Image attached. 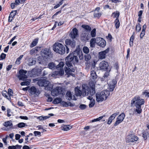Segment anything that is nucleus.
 I'll return each instance as SVG.
<instances>
[{
    "instance_id": "obj_1",
    "label": "nucleus",
    "mask_w": 149,
    "mask_h": 149,
    "mask_svg": "<svg viewBox=\"0 0 149 149\" xmlns=\"http://www.w3.org/2000/svg\"><path fill=\"white\" fill-rule=\"evenodd\" d=\"M78 57L80 60H81L83 58L81 53L79 54L74 51L70 53L65 58L66 64L68 67V69L70 70V72H74L75 71V69L72 68V67L73 64L74 65L78 63Z\"/></svg>"
},
{
    "instance_id": "obj_2",
    "label": "nucleus",
    "mask_w": 149,
    "mask_h": 149,
    "mask_svg": "<svg viewBox=\"0 0 149 149\" xmlns=\"http://www.w3.org/2000/svg\"><path fill=\"white\" fill-rule=\"evenodd\" d=\"M145 100L143 99L140 98L139 95L134 97L131 100L130 104L131 107L135 106L136 108L134 109V112L139 114L142 112L141 106L144 104Z\"/></svg>"
},
{
    "instance_id": "obj_3",
    "label": "nucleus",
    "mask_w": 149,
    "mask_h": 149,
    "mask_svg": "<svg viewBox=\"0 0 149 149\" xmlns=\"http://www.w3.org/2000/svg\"><path fill=\"white\" fill-rule=\"evenodd\" d=\"M109 94V92L107 90L97 93L96 94V101L97 102H100L106 100Z\"/></svg>"
},
{
    "instance_id": "obj_4",
    "label": "nucleus",
    "mask_w": 149,
    "mask_h": 149,
    "mask_svg": "<svg viewBox=\"0 0 149 149\" xmlns=\"http://www.w3.org/2000/svg\"><path fill=\"white\" fill-rule=\"evenodd\" d=\"M53 48L54 51L61 54H63L65 52L64 46L58 42L55 43L53 46Z\"/></svg>"
},
{
    "instance_id": "obj_5",
    "label": "nucleus",
    "mask_w": 149,
    "mask_h": 149,
    "mask_svg": "<svg viewBox=\"0 0 149 149\" xmlns=\"http://www.w3.org/2000/svg\"><path fill=\"white\" fill-rule=\"evenodd\" d=\"M50 53V50L49 49H42L40 52V54L42 55L41 56H40L38 58V59L39 61H40L39 62V63H42L43 61L42 60H41L43 56H49Z\"/></svg>"
},
{
    "instance_id": "obj_6",
    "label": "nucleus",
    "mask_w": 149,
    "mask_h": 149,
    "mask_svg": "<svg viewBox=\"0 0 149 149\" xmlns=\"http://www.w3.org/2000/svg\"><path fill=\"white\" fill-rule=\"evenodd\" d=\"M138 139V138L137 136L130 134L127 136L126 141L127 143L137 141Z\"/></svg>"
},
{
    "instance_id": "obj_7",
    "label": "nucleus",
    "mask_w": 149,
    "mask_h": 149,
    "mask_svg": "<svg viewBox=\"0 0 149 149\" xmlns=\"http://www.w3.org/2000/svg\"><path fill=\"white\" fill-rule=\"evenodd\" d=\"M27 71L26 70L21 69L19 70V75L18 76V78L19 80L24 81L25 79L27 78V76L26 74L27 73Z\"/></svg>"
},
{
    "instance_id": "obj_8",
    "label": "nucleus",
    "mask_w": 149,
    "mask_h": 149,
    "mask_svg": "<svg viewBox=\"0 0 149 149\" xmlns=\"http://www.w3.org/2000/svg\"><path fill=\"white\" fill-rule=\"evenodd\" d=\"M97 44L98 46L103 48L105 46L106 42L103 38L97 37Z\"/></svg>"
},
{
    "instance_id": "obj_9",
    "label": "nucleus",
    "mask_w": 149,
    "mask_h": 149,
    "mask_svg": "<svg viewBox=\"0 0 149 149\" xmlns=\"http://www.w3.org/2000/svg\"><path fill=\"white\" fill-rule=\"evenodd\" d=\"M125 116V115L124 113H121L117 118L116 120L114 125L116 126L121 123L123 121Z\"/></svg>"
},
{
    "instance_id": "obj_10",
    "label": "nucleus",
    "mask_w": 149,
    "mask_h": 149,
    "mask_svg": "<svg viewBox=\"0 0 149 149\" xmlns=\"http://www.w3.org/2000/svg\"><path fill=\"white\" fill-rule=\"evenodd\" d=\"M29 92L32 95H38L40 93V91L37 90L36 88L34 86H31L29 89Z\"/></svg>"
},
{
    "instance_id": "obj_11",
    "label": "nucleus",
    "mask_w": 149,
    "mask_h": 149,
    "mask_svg": "<svg viewBox=\"0 0 149 149\" xmlns=\"http://www.w3.org/2000/svg\"><path fill=\"white\" fill-rule=\"evenodd\" d=\"M61 91V88L60 87H57L52 91L51 94L53 96H57L60 94Z\"/></svg>"
},
{
    "instance_id": "obj_12",
    "label": "nucleus",
    "mask_w": 149,
    "mask_h": 149,
    "mask_svg": "<svg viewBox=\"0 0 149 149\" xmlns=\"http://www.w3.org/2000/svg\"><path fill=\"white\" fill-rule=\"evenodd\" d=\"M81 38L82 40L86 41L89 40L91 38V36L86 31H84L81 35Z\"/></svg>"
},
{
    "instance_id": "obj_13",
    "label": "nucleus",
    "mask_w": 149,
    "mask_h": 149,
    "mask_svg": "<svg viewBox=\"0 0 149 149\" xmlns=\"http://www.w3.org/2000/svg\"><path fill=\"white\" fill-rule=\"evenodd\" d=\"M3 125L6 127L7 129L5 130H8L10 129L13 128L12 121L11 120L3 123Z\"/></svg>"
},
{
    "instance_id": "obj_14",
    "label": "nucleus",
    "mask_w": 149,
    "mask_h": 149,
    "mask_svg": "<svg viewBox=\"0 0 149 149\" xmlns=\"http://www.w3.org/2000/svg\"><path fill=\"white\" fill-rule=\"evenodd\" d=\"M109 49L108 48L104 51L100 52L99 53L98 57L100 59H103L105 58L106 56V54L109 51Z\"/></svg>"
},
{
    "instance_id": "obj_15",
    "label": "nucleus",
    "mask_w": 149,
    "mask_h": 149,
    "mask_svg": "<svg viewBox=\"0 0 149 149\" xmlns=\"http://www.w3.org/2000/svg\"><path fill=\"white\" fill-rule=\"evenodd\" d=\"M64 73V70H57L53 72L52 75V76L55 78L58 77L60 76L63 75Z\"/></svg>"
},
{
    "instance_id": "obj_16",
    "label": "nucleus",
    "mask_w": 149,
    "mask_h": 149,
    "mask_svg": "<svg viewBox=\"0 0 149 149\" xmlns=\"http://www.w3.org/2000/svg\"><path fill=\"white\" fill-rule=\"evenodd\" d=\"M108 66V62L105 61H102L99 64V67L100 69L104 70L107 69Z\"/></svg>"
},
{
    "instance_id": "obj_17",
    "label": "nucleus",
    "mask_w": 149,
    "mask_h": 149,
    "mask_svg": "<svg viewBox=\"0 0 149 149\" xmlns=\"http://www.w3.org/2000/svg\"><path fill=\"white\" fill-rule=\"evenodd\" d=\"M48 81L46 79H41L39 80L37 82V84L40 86H46L48 84Z\"/></svg>"
},
{
    "instance_id": "obj_18",
    "label": "nucleus",
    "mask_w": 149,
    "mask_h": 149,
    "mask_svg": "<svg viewBox=\"0 0 149 149\" xmlns=\"http://www.w3.org/2000/svg\"><path fill=\"white\" fill-rule=\"evenodd\" d=\"M42 70L41 69L38 68H35L33 69L31 71V73L33 76H39L41 73Z\"/></svg>"
},
{
    "instance_id": "obj_19",
    "label": "nucleus",
    "mask_w": 149,
    "mask_h": 149,
    "mask_svg": "<svg viewBox=\"0 0 149 149\" xmlns=\"http://www.w3.org/2000/svg\"><path fill=\"white\" fill-rule=\"evenodd\" d=\"M82 91L85 95H88L90 93V88L86 85H82Z\"/></svg>"
},
{
    "instance_id": "obj_20",
    "label": "nucleus",
    "mask_w": 149,
    "mask_h": 149,
    "mask_svg": "<svg viewBox=\"0 0 149 149\" xmlns=\"http://www.w3.org/2000/svg\"><path fill=\"white\" fill-rule=\"evenodd\" d=\"M65 44L67 45H69L72 48H73L74 47L75 43L74 41L73 40L70 39H67L65 40Z\"/></svg>"
},
{
    "instance_id": "obj_21",
    "label": "nucleus",
    "mask_w": 149,
    "mask_h": 149,
    "mask_svg": "<svg viewBox=\"0 0 149 149\" xmlns=\"http://www.w3.org/2000/svg\"><path fill=\"white\" fill-rule=\"evenodd\" d=\"M41 48L40 47H36L33 48L30 51V54L31 55L34 54L37 55L40 50Z\"/></svg>"
},
{
    "instance_id": "obj_22",
    "label": "nucleus",
    "mask_w": 149,
    "mask_h": 149,
    "mask_svg": "<svg viewBox=\"0 0 149 149\" xmlns=\"http://www.w3.org/2000/svg\"><path fill=\"white\" fill-rule=\"evenodd\" d=\"M66 99L69 100H70L72 99L74 100H76L74 96H73V98H72V96L71 93L69 91H68L67 92L66 95Z\"/></svg>"
},
{
    "instance_id": "obj_23",
    "label": "nucleus",
    "mask_w": 149,
    "mask_h": 149,
    "mask_svg": "<svg viewBox=\"0 0 149 149\" xmlns=\"http://www.w3.org/2000/svg\"><path fill=\"white\" fill-rule=\"evenodd\" d=\"M78 31L76 28H74L72 29V31L71 33V36L72 38H75L78 36Z\"/></svg>"
},
{
    "instance_id": "obj_24",
    "label": "nucleus",
    "mask_w": 149,
    "mask_h": 149,
    "mask_svg": "<svg viewBox=\"0 0 149 149\" xmlns=\"http://www.w3.org/2000/svg\"><path fill=\"white\" fill-rule=\"evenodd\" d=\"M118 115V114L116 113H114L112 114L109 118L107 124L109 125L111 123L112 121L115 118L116 116Z\"/></svg>"
},
{
    "instance_id": "obj_25",
    "label": "nucleus",
    "mask_w": 149,
    "mask_h": 149,
    "mask_svg": "<svg viewBox=\"0 0 149 149\" xmlns=\"http://www.w3.org/2000/svg\"><path fill=\"white\" fill-rule=\"evenodd\" d=\"M36 61L35 58H31L29 59L28 61V64L29 66H32L35 65Z\"/></svg>"
},
{
    "instance_id": "obj_26",
    "label": "nucleus",
    "mask_w": 149,
    "mask_h": 149,
    "mask_svg": "<svg viewBox=\"0 0 149 149\" xmlns=\"http://www.w3.org/2000/svg\"><path fill=\"white\" fill-rule=\"evenodd\" d=\"M95 43H97V38H92L90 42V47L92 48L95 47Z\"/></svg>"
},
{
    "instance_id": "obj_27",
    "label": "nucleus",
    "mask_w": 149,
    "mask_h": 149,
    "mask_svg": "<svg viewBox=\"0 0 149 149\" xmlns=\"http://www.w3.org/2000/svg\"><path fill=\"white\" fill-rule=\"evenodd\" d=\"M92 86L91 88H90V94L91 95H93L95 93V85L93 83H91Z\"/></svg>"
},
{
    "instance_id": "obj_28",
    "label": "nucleus",
    "mask_w": 149,
    "mask_h": 149,
    "mask_svg": "<svg viewBox=\"0 0 149 149\" xmlns=\"http://www.w3.org/2000/svg\"><path fill=\"white\" fill-rule=\"evenodd\" d=\"M75 95L77 96H80L81 95V91L79 89V88L77 87L74 89Z\"/></svg>"
},
{
    "instance_id": "obj_29",
    "label": "nucleus",
    "mask_w": 149,
    "mask_h": 149,
    "mask_svg": "<svg viewBox=\"0 0 149 149\" xmlns=\"http://www.w3.org/2000/svg\"><path fill=\"white\" fill-rule=\"evenodd\" d=\"M65 72L68 75V77H69L70 75L72 76V77H74L75 74H74L70 72V70L69 69H68V68L66 67H65Z\"/></svg>"
},
{
    "instance_id": "obj_30",
    "label": "nucleus",
    "mask_w": 149,
    "mask_h": 149,
    "mask_svg": "<svg viewBox=\"0 0 149 149\" xmlns=\"http://www.w3.org/2000/svg\"><path fill=\"white\" fill-rule=\"evenodd\" d=\"M142 136L145 140H146L148 137H149V131L146 130L144 131L142 134Z\"/></svg>"
},
{
    "instance_id": "obj_31",
    "label": "nucleus",
    "mask_w": 149,
    "mask_h": 149,
    "mask_svg": "<svg viewBox=\"0 0 149 149\" xmlns=\"http://www.w3.org/2000/svg\"><path fill=\"white\" fill-rule=\"evenodd\" d=\"M64 65V63L62 61L60 62L59 64L56 66V68L57 70H63V67Z\"/></svg>"
},
{
    "instance_id": "obj_32",
    "label": "nucleus",
    "mask_w": 149,
    "mask_h": 149,
    "mask_svg": "<svg viewBox=\"0 0 149 149\" xmlns=\"http://www.w3.org/2000/svg\"><path fill=\"white\" fill-rule=\"evenodd\" d=\"M91 78L93 79H96L97 77V76L96 74V72L94 70L91 71Z\"/></svg>"
},
{
    "instance_id": "obj_33",
    "label": "nucleus",
    "mask_w": 149,
    "mask_h": 149,
    "mask_svg": "<svg viewBox=\"0 0 149 149\" xmlns=\"http://www.w3.org/2000/svg\"><path fill=\"white\" fill-rule=\"evenodd\" d=\"M119 15L120 13L117 11L113 13L111 15V16L113 18H118Z\"/></svg>"
},
{
    "instance_id": "obj_34",
    "label": "nucleus",
    "mask_w": 149,
    "mask_h": 149,
    "mask_svg": "<svg viewBox=\"0 0 149 149\" xmlns=\"http://www.w3.org/2000/svg\"><path fill=\"white\" fill-rule=\"evenodd\" d=\"M114 23L116 28V29H118L120 26V23L118 18H116Z\"/></svg>"
},
{
    "instance_id": "obj_35",
    "label": "nucleus",
    "mask_w": 149,
    "mask_h": 149,
    "mask_svg": "<svg viewBox=\"0 0 149 149\" xmlns=\"http://www.w3.org/2000/svg\"><path fill=\"white\" fill-rule=\"evenodd\" d=\"M45 89L46 90L50 91L53 88V85L52 84H51L49 81H48V84L45 87Z\"/></svg>"
},
{
    "instance_id": "obj_36",
    "label": "nucleus",
    "mask_w": 149,
    "mask_h": 149,
    "mask_svg": "<svg viewBox=\"0 0 149 149\" xmlns=\"http://www.w3.org/2000/svg\"><path fill=\"white\" fill-rule=\"evenodd\" d=\"M82 27L87 31H90L91 30V28L89 26L86 25H83Z\"/></svg>"
},
{
    "instance_id": "obj_37",
    "label": "nucleus",
    "mask_w": 149,
    "mask_h": 149,
    "mask_svg": "<svg viewBox=\"0 0 149 149\" xmlns=\"http://www.w3.org/2000/svg\"><path fill=\"white\" fill-rule=\"evenodd\" d=\"M62 99L60 98H57L55 99L53 101V103L54 104H58L61 102Z\"/></svg>"
},
{
    "instance_id": "obj_38",
    "label": "nucleus",
    "mask_w": 149,
    "mask_h": 149,
    "mask_svg": "<svg viewBox=\"0 0 149 149\" xmlns=\"http://www.w3.org/2000/svg\"><path fill=\"white\" fill-rule=\"evenodd\" d=\"M8 93L6 91H3L2 92V95L7 99L9 100H11V97L10 96H8L7 95Z\"/></svg>"
},
{
    "instance_id": "obj_39",
    "label": "nucleus",
    "mask_w": 149,
    "mask_h": 149,
    "mask_svg": "<svg viewBox=\"0 0 149 149\" xmlns=\"http://www.w3.org/2000/svg\"><path fill=\"white\" fill-rule=\"evenodd\" d=\"M102 14L101 13L95 11L94 13V17L95 18H99L101 16Z\"/></svg>"
},
{
    "instance_id": "obj_40",
    "label": "nucleus",
    "mask_w": 149,
    "mask_h": 149,
    "mask_svg": "<svg viewBox=\"0 0 149 149\" xmlns=\"http://www.w3.org/2000/svg\"><path fill=\"white\" fill-rule=\"evenodd\" d=\"M91 36L92 38H94L96 36V29H94L91 32Z\"/></svg>"
},
{
    "instance_id": "obj_41",
    "label": "nucleus",
    "mask_w": 149,
    "mask_h": 149,
    "mask_svg": "<svg viewBox=\"0 0 149 149\" xmlns=\"http://www.w3.org/2000/svg\"><path fill=\"white\" fill-rule=\"evenodd\" d=\"M71 127L69 125H64L63 127V130L65 131H67L70 130Z\"/></svg>"
},
{
    "instance_id": "obj_42",
    "label": "nucleus",
    "mask_w": 149,
    "mask_h": 149,
    "mask_svg": "<svg viewBox=\"0 0 149 149\" xmlns=\"http://www.w3.org/2000/svg\"><path fill=\"white\" fill-rule=\"evenodd\" d=\"M141 25L139 23H137L136 26V32H139L141 31Z\"/></svg>"
},
{
    "instance_id": "obj_43",
    "label": "nucleus",
    "mask_w": 149,
    "mask_h": 149,
    "mask_svg": "<svg viewBox=\"0 0 149 149\" xmlns=\"http://www.w3.org/2000/svg\"><path fill=\"white\" fill-rule=\"evenodd\" d=\"M55 64L53 62L50 63L48 65V68L51 69H53L55 67Z\"/></svg>"
},
{
    "instance_id": "obj_44",
    "label": "nucleus",
    "mask_w": 149,
    "mask_h": 149,
    "mask_svg": "<svg viewBox=\"0 0 149 149\" xmlns=\"http://www.w3.org/2000/svg\"><path fill=\"white\" fill-rule=\"evenodd\" d=\"M38 40L37 39H36L34 40L33 41L32 43L31 44L30 47H33L35 46L37 44L38 42Z\"/></svg>"
},
{
    "instance_id": "obj_45",
    "label": "nucleus",
    "mask_w": 149,
    "mask_h": 149,
    "mask_svg": "<svg viewBox=\"0 0 149 149\" xmlns=\"http://www.w3.org/2000/svg\"><path fill=\"white\" fill-rule=\"evenodd\" d=\"M31 81V80H29L27 81L22 82L20 83V84L22 86L24 85L28 86L30 84Z\"/></svg>"
},
{
    "instance_id": "obj_46",
    "label": "nucleus",
    "mask_w": 149,
    "mask_h": 149,
    "mask_svg": "<svg viewBox=\"0 0 149 149\" xmlns=\"http://www.w3.org/2000/svg\"><path fill=\"white\" fill-rule=\"evenodd\" d=\"M82 50L83 52L86 54H88L89 52V48L86 46H84Z\"/></svg>"
},
{
    "instance_id": "obj_47",
    "label": "nucleus",
    "mask_w": 149,
    "mask_h": 149,
    "mask_svg": "<svg viewBox=\"0 0 149 149\" xmlns=\"http://www.w3.org/2000/svg\"><path fill=\"white\" fill-rule=\"evenodd\" d=\"M142 95H144L145 96L149 97V92L148 91L146 90L144 91L143 92H142Z\"/></svg>"
},
{
    "instance_id": "obj_48",
    "label": "nucleus",
    "mask_w": 149,
    "mask_h": 149,
    "mask_svg": "<svg viewBox=\"0 0 149 149\" xmlns=\"http://www.w3.org/2000/svg\"><path fill=\"white\" fill-rule=\"evenodd\" d=\"M95 104V100H91V101H90L89 104V107L91 108L93 107Z\"/></svg>"
},
{
    "instance_id": "obj_49",
    "label": "nucleus",
    "mask_w": 149,
    "mask_h": 149,
    "mask_svg": "<svg viewBox=\"0 0 149 149\" xmlns=\"http://www.w3.org/2000/svg\"><path fill=\"white\" fill-rule=\"evenodd\" d=\"M64 0H61L59 2V3L58 4H57L56 5H55L54 7V8L56 9L58 7H59L63 3V2Z\"/></svg>"
},
{
    "instance_id": "obj_50",
    "label": "nucleus",
    "mask_w": 149,
    "mask_h": 149,
    "mask_svg": "<svg viewBox=\"0 0 149 149\" xmlns=\"http://www.w3.org/2000/svg\"><path fill=\"white\" fill-rule=\"evenodd\" d=\"M26 125V124L24 123H18L17 125V127L19 128H22L24 127Z\"/></svg>"
},
{
    "instance_id": "obj_51",
    "label": "nucleus",
    "mask_w": 149,
    "mask_h": 149,
    "mask_svg": "<svg viewBox=\"0 0 149 149\" xmlns=\"http://www.w3.org/2000/svg\"><path fill=\"white\" fill-rule=\"evenodd\" d=\"M109 75V73L108 72H106L103 77L102 78V79H104V80L105 81H106L107 79V77H108Z\"/></svg>"
},
{
    "instance_id": "obj_52",
    "label": "nucleus",
    "mask_w": 149,
    "mask_h": 149,
    "mask_svg": "<svg viewBox=\"0 0 149 149\" xmlns=\"http://www.w3.org/2000/svg\"><path fill=\"white\" fill-rule=\"evenodd\" d=\"M91 56L89 54H87L84 56L85 60L86 61H88L91 59Z\"/></svg>"
},
{
    "instance_id": "obj_53",
    "label": "nucleus",
    "mask_w": 149,
    "mask_h": 149,
    "mask_svg": "<svg viewBox=\"0 0 149 149\" xmlns=\"http://www.w3.org/2000/svg\"><path fill=\"white\" fill-rule=\"evenodd\" d=\"M34 136H38L39 137L41 136V132H40L35 131L33 132Z\"/></svg>"
},
{
    "instance_id": "obj_54",
    "label": "nucleus",
    "mask_w": 149,
    "mask_h": 149,
    "mask_svg": "<svg viewBox=\"0 0 149 149\" xmlns=\"http://www.w3.org/2000/svg\"><path fill=\"white\" fill-rule=\"evenodd\" d=\"M91 67V70H95V62L94 61L93 63H92L90 65Z\"/></svg>"
},
{
    "instance_id": "obj_55",
    "label": "nucleus",
    "mask_w": 149,
    "mask_h": 149,
    "mask_svg": "<svg viewBox=\"0 0 149 149\" xmlns=\"http://www.w3.org/2000/svg\"><path fill=\"white\" fill-rule=\"evenodd\" d=\"M17 13V10H14L13 11H12V12H11L10 13L9 15L11 16L12 17H14Z\"/></svg>"
},
{
    "instance_id": "obj_56",
    "label": "nucleus",
    "mask_w": 149,
    "mask_h": 149,
    "mask_svg": "<svg viewBox=\"0 0 149 149\" xmlns=\"http://www.w3.org/2000/svg\"><path fill=\"white\" fill-rule=\"evenodd\" d=\"M115 87V86H114V85L110 84L109 85V91H113L114 90Z\"/></svg>"
},
{
    "instance_id": "obj_57",
    "label": "nucleus",
    "mask_w": 149,
    "mask_h": 149,
    "mask_svg": "<svg viewBox=\"0 0 149 149\" xmlns=\"http://www.w3.org/2000/svg\"><path fill=\"white\" fill-rule=\"evenodd\" d=\"M9 96L10 97L13 96V92L12 90L10 88H9L8 90V93H7Z\"/></svg>"
},
{
    "instance_id": "obj_58",
    "label": "nucleus",
    "mask_w": 149,
    "mask_h": 149,
    "mask_svg": "<svg viewBox=\"0 0 149 149\" xmlns=\"http://www.w3.org/2000/svg\"><path fill=\"white\" fill-rule=\"evenodd\" d=\"M135 32H134L132 34L130 37V41H132L133 42V40L135 38Z\"/></svg>"
},
{
    "instance_id": "obj_59",
    "label": "nucleus",
    "mask_w": 149,
    "mask_h": 149,
    "mask_svg": "<svg viewBox=\"0 0 149 149\" xmlns=\"http://www.w3.org/2000/svg\"><path fill=\"white\" fill-rule=\"evenodd\" d=\"M6 54L3 53H2L0 55V60H3V59H5L6 57Z\"/></svg>"
},
{
    "instance_id": "obj_60",
    "label": "nucleus",
    "mask_w": 149,
    "mask_h": 149,
    "mask_svg": "<svg viewBox=\"0 0 149 149\" xmlns=\"http://www.w3.org/2000/svg\"><path fill=\"white\" fill-rule=\"evenodd\" d=\"M145 31H142L140 34V37L141 39H142L145 35Z\"/></svg>"
},
{
    "instance_id": "obj_61",
    "label": "nucleus",
    "mask_w": 149,
    "mask_h": 149,
    "mask_svg": "<svg viewBox=\"0 0 149 149\" xmlns=\"http://www.w3.org/2000/svg\"><path fill=\"white\" fill-rule=\"evenodd\" d=\"M105 115H104V116H101L99 118H97L98 120L99 121H100V120H102V121H104L105 120V119H103V118L105 116Z\"/></svg>"
},
{
    "instance_id": "obj_62",
    "label": "nucleus",
    "mask_w": 149,
    "mask_h": 149,
    "mask_svg": "<svg viewBox=\"0 0 149 149\" xmlns=\"http://www.w3.org/2000/svg\"><path fill=\"white\" fill-rule=\"evenodd\" d=\"M86 107V106L85 105L82 104L80 105L79 108L81 109H84Z\"/></svg>"
},
{
    "instance_id": "obj_63",
    "label": "nucleus",
    "mask_w": 149,
    "mask_h": 149,
    "mask_svg": "<svg viewBox=\"0 0 149 149\" xmlns=\"http://www.w3.org/2000/svg\"><path fill=\"white\" fill-rule=\"evenodd\" d=\"M7 116L8 117L10 116H11V114H10L11 112V110L10 109H7Z\"/></svg>"
},
{
    "instance_id": "obj_64",
    "label": "nucleus",
    "mask_w": 149,
    "mask_h": 149,
    "mask_svg": "<svg viewBox=\"0 0 149 149\" xmlns=\"http://www.w3.org/2000/svg\"><path fill=\"white\" fill-rule=\"evenodd\" d=\"M61 103L62 105H63L64 107H68V104L65 102L63 101Z\"/></svg>"
}]
</instances>
